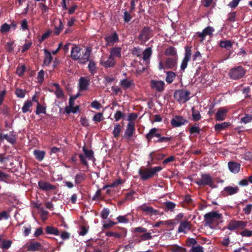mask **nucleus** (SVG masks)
I'll use <instances>...</instances> for the list:
<instances>
[{"label":"nucleus","mask_w":252,"mask_h":252,"mask_svg":"<svg viewBox=\"0 0 252 252\" xmlns=\"http://www.w3.org/2000/svg\"><path fill=\"white\" fill-rule=\"evenodd\" d=\"M81 48L78 45H73L71 50V57L74 61H78L79 64H85L90 59L92 49L87 47L82 52V56H81Z\"/></svg>","instance_id":"obj_1"},{"label":"nucleus","mask_w":252,"mask_h":252,"mask_svg":"<svg viewBox=\"0 0 252 252\" xmlns=\"http://www.w3.org/2000/svg\"><path fill=\"white\" fill-rule=\"evenodd\" d=\"M162 169L161 166L142 167L139 169L138 174L142 181H146L157 175V173L160 171Z\"/></svg>","instance_id":"obj_2"},{"label":"nucleus","mask_w":252,"mask_h":252,"mask_svg":"<svg viewBox=\"0 0 252 252\" xmlns=\"http://www.w3.org/2000/svg\"><path fill=\"white\" fill-rule=\"evenodd\" d=\"M204 218L205 224L210 226L219 222L222 219V215L217 211H212L205 214Z\"/></svg>","instance_id":"obj_3"},{"label":"nucleus","mask_w":252,"mask_h":252,"mask_svg":"<svg viewBox=\"0 0 252 252\" xmlns=\"http://www.w3.org/2000/svg\"><path fill=\"white\" fill-rule=\"evenodd\" d=\"M246 73V69L241 65H239L231 68L228 75L230 79L234 80L243 78Z\"/></svg>","instance_id":"obj_4"},{"label":"nucleus","mask_w":252,"mask_h":252,"mask_svg":"<svg viewBox=\"0 0 252 252\" xmlns=\"http://www.w3.org/2000/svg\"><path fill=\"white\" fill-rule=\"evenodd\" d=\"M190 92L188 90L184 89L178 90L175 91L174 97L178 102L184 103L190 99Z\"/></svg>","instance_id":"obj_5"},{"label":"nucleus","mask_w":252,"mask_h":252,"mask_svg":"<svg viewBox=\"0 0 252 252\" xmlns=\"http://www.w3.org/2000/svg\"><path fill=\"white\" fill-rule=\"evenodd\" d=\"M153 30L149 27L145 26L140 31L138 39L140 41L141 44L145 43L148 41L152 36Z\"/></svg>","instance_id":"obj_6"},{"label":"nucleus","mask_w":252,"mask_h":252,"mask_svg":"<svg viewBox=\"0 0 252 252\" xmlns=\"http://www.w3.org/2000/svg\"><path fill=\"white\" fill-rule=\"evenodd\" d=\"M247 225V222L243 220H231L228 223L226 228L230 231L244 229Z\"/></svg>","instance_id":"obj_7"},{"label":"nucleus","mask_w":252,"mask_h":252,"mask_svg":"<svg viewBox=\"0 0 252 252\" xmlns=\"http://www.w3.org/2000/svg\"><path fill=\"white\" fill-rule=\"evenodd\" d=\"M195 183L199 186H208L211 188L214 184L212 178L208 174H202L201 178L196 179Z\"/></svg>","instance_id":"obj_8"},{"label":"nucleus","mask_w":252,"mask_h":252,"mask_svg":"<svg viewBox=\"0 0 252 252\" xmlns=\"http://www.w3.org/2000/svg\"><path fill=\"white\" fill-rule=\"evenodd\" d=\"M132 232L137 234L143 233L139 235V237H141V240L143 241L151 240L152 238L151 233L147 232V228L143 227H135Z\"/></svg>","instance_id":"obj_9"},{"label":"nucleus","mask_w":252,"mask_h":252,"mask_svg":"<svg viewBox=\"0 0 252 252\" xmlns=\"http://www.w3.org/2000/svg\"><path fill=\"white\" fill-rule=\"evenodd\" d=\"M150 87L152 89L161 93L164 91L165 89V83L161 80H151Z\"/></svg>","instance_id":"obj_10"},{"label":"nucleus","mask_w":252,"mask_h":252,"mask_svg":"<svg viewBox=\"0 0 252 252\" xmlns=\"http://www.w3.org/2000/svg\"><path fill=\"white\" fill-rule=\"evenodd\" d=\"M188 123V121L183 117L176 115L171 121V125L173 127H180Z\"/></svg>","instance_id":"obj_11"},{"label":"nucleus","mask_w":252,"mask_h":252,"mask_svg":"<svg viewBox=\"0 0 252 252\" xmlns=\"http://www.w3.org/2000/svg\"><path fill=\"white\" fill-rule=\"evenodd\" d=\"M78 84L80 91H87L90 84V80L88 77H81L79 79Z\"/></svg>","instance_id":"obj_12"},{"label":"nucleus","mask_w":252,"mask_h":252,"mask_svg":"<svg viewBox=\"0 0 252 252\" xmlns=\"http://www.w3.org/2000/svg\"><path fill=\"white\" fill-rule=\"evenodd\" d=\"M135 128L134 123L133 122H129L127 125L126 129L125 132L124 137L127 140H129L135 132Z\"/></svg>","instance_id":"obj_13"},{"label":"nucleus","mask_w":252,"mask_h":252,"mask_svg":"<svg viewBox=\"0 0 252 252\" xmlns=\"http://www.w3.org/2000/svg\"><path fill=\"white\" fill-rule=\"evenodd\" d=\"M215 29L213 27L208 26L203 30L202 32H197L196 34L201 38L200 41L203 42L206 35H212Z\"/></svg>","instance_id":"obj_14"},{"label":"nucleus","mask_w":252,"mask_h":252,"mask_svg":"<svg viewBox=\"0 0 252 252\" xmlns=\"http://www.w3.org/2000/svg\"><path fill=\"white\" fill-rule=\"evenodd\" d=\"M38 185L40 189L46 191L55 190L56 189V186L49 182L43 180L38 181Z\"/></svg>","instance_id":"obj_15"},{"label":"nucleus","mask_w":252,"mask_h":252,"mask_svg":"<svg viewBox=\"0 0 252 252\" xmlns=\"http://www.w3.org/2000/svg\"><path fill=\"white\" fill-rule=\"evenodd\" d=\"M120 232H115L112 231L106 232V236L108 237H114L116 238L125 237L127 234V230L125 228H122Z\"/></svg>","instance_id":"obj_16"},{"label":"nucleus","mask_w":252,"mask_h":252,"mask_svg":"<svg viewBox=\"0 0 252 252\" xmlns=\"http://www.w3.org/2000/svg\"><path fill=\"white\" fill-rule=\"evenodd\" d=\"M43 246L41 244L36 241H31L27 246V251L29 252H36L42 249Z\"/></svg>","instance_id":"obj_17"},{"label":"nucleus","mask_w":252,"mask_h":252,"mask_svg":"<svg viewBox=\"0 0 252 252\" xmlns=\"http://www.w3.org/2000/svg\"><path fill=\"white\" fill-rule=\"evenodd\" d=\"M191 224L190 222L187 220H183L178 227V232H184L187 233L188 231L191 229Z\"/></svg>","instance_id":"obj_18"},{"label":"nucleus","mask_w":252,"mask_h":252,"mask_svg":"<svg viewBox=\"0 0 252 252\" xmlns=\"http://www.w3.org/2000/svg\"><path fill=\"white\" fill-rule=\"evenodd\" d=\"M227 112L228 109L224 107L220 108L216 114V120L218 121H223L226 118Z\"/></svg>","instance_id":"obj_19"},{"label":"nucleus","mask_w":252,"mask_h":252,"mask_svg":"<svg viewBox=\"0 0 252 252\" xmlns=\"http://www.w3.org/2000/svg\"><path fill=\"white\" fill-rule=\"evenodd\" d=\"M229 170L234 174L239 173L240 170L241 164L237 162L229 161L228 163Z\"/></svg>","instance_id":"obj_20"},{"label":"nucleus","mask_w":252,"mask_h":252,"mask_svg":"<svg viewBox=\"0 0 252 252\" xmlns=\"http://www.w3.org/2000/svg\"><path fill=\"white\" fill-rule=\"evenodd\" d=\"M158 129L156 127L152 128L150 130L149 132L146 134L145 137L149 143L151 141L153 137H160V133L158 132Z\"/></svg>","instance_id":"obj_21"},{"label":"nucleus","mask_w":252,"mask_h":252,"mask_svg":"<svg viewBox=\"0 0 252 252\" xmlns=\"http://www.w3.org/2000/svg\"><path fill=\"white\" fill-rule=\"evenodd\" d=\"M224 193H225V195H232L236 194L239 191V188L237 186L234 187L227 186L223 189Z\"/></svg>","instance_id":"obj_22"},{"label":"nucleus","mask_w":252,"mask_h":252,"mask_svg":"<svg viewBox=\"0 0 252 252\" xmlns=\"http://www.w3.org/2000/svg\"><path fill=\"white\" fill-rule=\"evenodd\" d=\"M139 208L143 212H146L149 215H158L159 212L157 210L154 209L153 207L146 206L145 204H143L139 206Z\"/></svg>","instance_id":"obj_23"},{"label":"nucleus","mask_w":252,"mask_h":252,"mask_svg":"<svg viewBox=\"0 0 252 252\" xmlns=\"http://www.w3.org/2000/svg\"><path fill=\"white\" fill-rule=\"evenodd\" d=\"M100 64L103 66L105 68L113 67L116 64V61L114 58L109 55L106 61H101Z\"/></svg>","instance_id":"obj_24"},{"label":"nucleus","mask_w":252,"mask_h":252,"mask_svg":"<svg viewBox=\"0 0 252 252\" xmlns=\"http://www.w3.org/2000/svg\"><path fill=\"white\" fill-rule=\"evenodd\" d=\"M120 85L124 90H126L131 86H134L135 84L132 80L124 79L120 81Z\"/></svg>","instance_id":"obj_25"},{"label":"nucleus","mask_w":252,"mask_h":252,"mask_svg":"<svg viewBox=\"0 0 252 252\" xmlns=\"http://www.w3.org/2000/svg\"><path fill=\"white\" fill-rule=\"evenodd\" d=\"M177 57L168 58L166 59L165 65L166 68L172 69L177 65Z\"/></svg>","instance_id":"obj_26"},{"label":"nucleus","mask_w":252,"mask_h":252,"mask_svg":"<svg viewBox=\"0 0 252 252\" xmlns=\"http://www.w3.org/2000/svg\"><path fill=\"white\" fill-rule=\"evenodd\" d=\"M176 223L174 222V220H170L165 221L159 220L158 221L156 222L155 224L154 225V226L155 227H158L160 225L162 224L170 227L173 226Z\"/></svg>","instance_id":"obj_27"},{"label":"nucleus","mask_w":252,"mask_h":252,"mask_svg":"<svg viewBox=\"0 0 252 252\" xmlns=\"http://www.w3.org/2000/svg\"><path fill=\"white\" fill-rule=\"evenodd\" d=\"M219 45L222 48L229 50L232 47L233 42L230 40H220Z\"/></svg>","instance_id":"obj_28"},{"label":"nucleus","mask_w":252,"mask_h":252,"mask_svg":"<svg viewBox=\"0 0 252 252\" xmlns=\"http://www.w3.org/2000/svg\"><path fill=\"white\" fill-rule=\"evenodd\" d=\"M164 54L167 56L177 57V51L176 48L171 46H169L165 49Z\"/></svg>","instance_id":"obj_29"},{"label":"nucleus","mask_w":252,"mask_h":252,"mask_svg":"<svg viewBox=\"0 0 252 252\" xmlns=\"http://www.w3.org/2000/svg\"><path fill=\"white\" fill-rule=\"evenodd\" d=\"M44 52L45 55V58L44 60V64L45 66H49L51 63L53 58L51 53L48 51L46 49H44Z\"/></svg>","instance_id":"obj_30"},{"label":"nucleus","mask_w":252,"mask_h":252,"mask_svg":"<svg viewBox=\"0 0 252 252\" xmlns=\"http://www.w3.org/2000/svg\"><path fill=\"white\" fill-rule=\"evenodd\" d=\"M119 40V36L118 34L114 32L112 35L107 36L105 37V41L108 44L114 43Z\"/></svg>","instance_id":"obj_31"},{"label":"nucleus","mask_w":252,"mask_h":252,"mask_svg":"<svg viewBox=\"0 0 252 252\" xmlns=\"http://www.w3.org/2000/svg\"><path fill=\"white\" fill-rule=\"evenodd\" d=\"M46 155V153L44 151H41L40 150H35L33 151V155L34 156L35 158L39 161H42Z\"/></svg>","instance_id":"obj_32"},{"label":"nucleus","mask_w":252,"mask_h":252,"mask_svg":"<svg viewBox=\"0 0 252 252\" xmlns=\"http://www.w3.org/2000/svg\"><path fill=\"white\" fill-rule=\"evenodd\" d=\"M46 233L48 234L58 236L60 235L59 229L52 226H47L45 228Z\"/></svg>","instance_id":"obj_33"},{"label":"nucleus","mask_w":252,"mask_h":252,"mask_svg":"<svg viewBox=\"0 0 252 252\" xmlns=\"http://www.w3.org/2000/svg\"><path fill=\"white\" fill-rule=\"evenodd\" d=\"M6 139L10 143L13 144L16 142V139L13 135H8L0 133V140H3Z\"/></svg>","instance_id":"obj_34"},{"label":"nucleus","mask_w":252,"mask_h":252,"mask_svg":"<svg viewBox=\"0 0 252 252\" xmlns=\"http://www.w3.org/2000/svg\"><path fill=\"white\" fill-rule=\"evenodd\" d=\"M89 63L88 64V68L92 75H94L96 72L97 66L93 60H89Z\"/></svg>","instance_id":"obj_35"},{"label":"nucleus","mask_w":252,"mask_h":252,"mask_svg":"<svg viewBox=\"0 0 252 252\" xmlns=\"http://www.w3.org/2000/svg\"><path fill=\"white\" fill-rule=\"evenodd\" d=\"M230 126V123L228 122H223L220 124H217L215 125L214 128L215 130L217 132H220L224 130Z\"/></svg>","instance_id":"obj_36"},{"label":"nucleus","mask_w":252,"mask_h":252,"mask_svg":"<svg viewBox=\"0 0 252 252\" xmlns=\"http://www.w3.org/2000/svg\"><path fill=\"white\" fill-rule=\"evenodd\" d=\"M32 106V102L30 100H27L24 102V105L22 108V112L23 113H26L28 112H31L32 109L31 108Z\"/></svg>","instance_id":"obj_37"},{"label":"nucleus","mask_w":252,"mask_h":252,"mask_svg":"<svg viewBox=\"0 0 252 252\" xmlns=\"http://www.w3.org/2000/svg\"><path fill=\"white\" fill-rule=\"evenodd\" d=\"M121 48L120 47H114L112 48L111 51L110 56L112 57H121Z\"/></svg>","instance_id":"obj_38"},{"label":"nucleus","mask_w":252,"mask_h":252,"mask_svg":"<svg viewBox=\"0 0 252 252\" xmlns=\"http://www.w3.org/2000/svg\"><path fill=\"white\" fill-rule=\"evenodd\" d=\"M87 176L84 173H79L75 176V182L76 185H79L86 180Z\"/></svg>","instance_id":"obj_39"},{"label":"nucleus","mask_w":252,"mask_h":252,"mask_svg":"<svg viewBox=\"0 0 252 252\" xmlns=\"http://www.w3.org/2000/svg\"><path fill=\"white\" fill-rule=\"evenodd\" d=\"M192 120L194 122H197L200 120L201 118V116L198 110L195 109L194 107L191 108Z\"/></svg>","instance_id":"obj_40"},{"label":"nucleus","mask_w":252,"mask_h":252,"mask_svg":"<svg viewBox=\"0 0 252 252\" xmlns=\"http://www.w3.org/2000/svg\"><path fill=\"white\" fill-rule=\"evenodd\" d=\"M152 50L151 47L146 48L143 52V60L147 61L152 55Z\"/></svg>","instance_id":"obj_41"},{"label":"nucleus","mask_w":252,"mask_h":252,"mask_svg":"<svg viewBox=\"0 0 252 252\" xmlns=\"http://www.w3.org/2000/svg\"><path fill=\"white\" fill-rule=\"evenodd\" d=\"M122 130V126L119 124H114V130L113 131V134L115 138L119 137L120 132Z\"/></svg>","instance_id":"obj_42"},{"label":"nucleus","mask_w":252,"mask_h":252,"mask_svg":"<svg viewBox=\"0 0 252 252\" xmlns=\"http://www.w3.org/2000/svg\"><path fill=\"white\" fill-rule=\"evenodd\" d=\"M83 151L85 154V156L89 160H91L94 157V152L92 150H88L86 148L85 146L83 148Z\"/></svg>","instance_id":"obj_43"},{"label":"nucleus","mask_w":252,"mask_h":252,"mask_svg":"<svg viewBox=\"0 0 252 252\" xmlns=\"http://www.w3.org/2000/svg\"><path fill=\"white\" fill-rule=\"evenodd\" d=\"M175 77L176 74L174 72L172 71H168L167 72L165 80L168 84H170L172 83Z\"/></svg>","instance_id":"obj_44"},{"label":"nucleus","mask_w":252,"mask_h":252,"mask_svg":"<svg viewBox=\"0 0 252 252\" xmlns=\"http://www.w3.org/2000/svg\"><path fill=\"white\" fill-rule=\"evenodd\" d=\"M158 139L157 140H155V143H163V142H167L173 139V137H165L161 136V134L160 133V137H158Z\"/></svg>","instance_id":"obj_45"},{"label":"nucleus","mask_w":252,"mask_h":252,"mask_svg":"<svg viewBox=\"0 0 252 252\" xmlns=\"http://www.w3.org/2000/svg\"><path fill=\"white\" fill-rule=\"evenodd\" d=\"M79 109V106H76V107L72 106L71 107L69 105V106H66L65 107V112L68 114L70 113H76Z\"/></svg>","instance_id":"obj_46"},{"label":"nucleus","mask_w":252,"mask_h":252,"mask_svg":"<svg viewBox=\"0 0 252 252\" xmlns=\"http://www.w3.org/2000/svg\"><path fill=\"white\" fill-rule=\"evenodd\" d=\"M122 180L121 179H117L114 181L110 185H106L104 186L102 189H104L107 188H114V187H117L119 185L122 184Z\"/></svg>","instance_id":"obj_47"},{"label":"nucleus","mask_w":252,"mask_h":252,"mask_svg":"<svg viewBox=\"0 0 252 252\" xmlns=\"http://www.w3.org/2000/svg\"><path fill=\"white\" fill-rule=\"evenodd\" d=\"M63 28V24L61 19H59V25L58 27H56L54 30V33L56 35H58Z\"/></svg>","instance_id":"obj_48"},{"label":"nucleus","mask_w":252,"mask_h":252,"mask_svg":"<svg viewBox=\"0 0 252 252\" xmlns=\"http://www.w3.org/2000/svg\"><path fill=\"white\" fill-rule=\"evenodd\" d=\"M165 209L168 211H172L176 207V204L171 201H166L164 203Z\"/></svg>","instance_id":"obj_49"},{"label":"nucleus","mask_w":252,"mask_h":252,"mask_svg":"<svg viewBox=\"0 0 252 252\" xmlns=\"http://www.w3.org/2000/svg\"><path fill=\"white\" fill-rule=\"evenodd\" d=\"M35 113L36 115H39L41 113L46 114V107L42 106L39 102H38Z\"/></svg>","instance_id":"obj_50"},{"label":"nucleus","mask_w":252,"mask_h":252,"mask_svg":"<svg viewBox=\"0 0 252 252\" xmlns=\"http://www.w3.org/2000/svg\"><path fill=\"white\" fill-rule=\"evenodd\" d=\"M170 250L172 252H186L185 248L178 245H173L171 247Z\"/></svg>","instance_id":"obj_51"},{"label":"nucleus","mask_w":252,"mask_h":252,"mask_svg":"<svg viewBox=\"0 0 252 252\" xmlns=\"http://www.w3.org/2000/svg\"><path fill=\"white\" fill-rule=\"evenodd\" d=\"M12 243V242L11 240H4L2 241L0 247L2 249L7 250L11 247Z\"/></svg>","instance_id":"obj_52"},{"label":"nucleus","mask_w":252,"mask_h":252,"mask_svg":"<svg viewBox=\"0 0 252 252\" xmlns=\"http://www.w3.org/2000/svg\"><path fill=\"white\" fill-rule=\"evenodd\" d=\"M15 94L18 97L24 98L26 95V91L19 88L15 90Z\"/></svg>","instance_id":"obj_53"},{"label":"nucleus","mask_w":252,"mask_h":252,"mask_svg":"<svg viewBox=\"0 0 252 252\" xmlns=\"http://www.w3.org/2000/svg\"><path fill=\"white\" fill-rule=\"evenodd\" d=\"M197 124H195L194 126L189 128V133L191 134L196 133L199 134L200 131V129L199 127L197 126Z\"/></svg>","instance_id":"obj_54"},{"label":"nucleus","mask_w":252,"mask_h":252,"mask_svg":"<svg viewBox=\"0 0 252 252\" xmlns=\"http://www.w3.org/2000/svg\"><path fill=\"white\" fill-rule=\"evenodd\" d=\"M136 192L133 190H131L129 192L127 193L126 195V200L129 201H133L134 200V194Z\"/></svg>","instance_id":"obj_55"},{"label":"nucleus","mask_w":252,"mask_h":252,"mask_svg":"<svg viewBox=\"0 0 252 252\" xmlns=\"http://www.w3.org/2000/svg\"><path fill=\"white\" fill-rule=\"evenodd\" d=\"M103 116L101 113H96L93 117V121L95 122H100L103 120Z\"/></svg>","instance_id":"obj_56"},{"label":"nucleus","mask_w":252,"mask_h":252,"mask_svg":"<svg viewBox=\"0 0 252 252\" xmlns=\"http://www.w3.org/2000/svg\"><path fill=\"white\" fill-rule=\"evenodd\" d=\"M191 47L186 46L185 47V54L184 58L189 59L190 60L191 55Z\"/></svg>","instance_id":"obj_57"},{"label":"nucleus","mask_w":252,"mask_h":252,"mask_svg":"<svg viewBox=\"0 0 252 252\" xmlns=\"http://www.w3.org/2000/svg\"><path fill=\"white\" fill-rule=\"evenodd\" d=\"M124 117L125 114L119 110L117 111L114 115V118L117 122L119 121L121 119L124 118Z\"/></svg>","instance_id":"obj_58"},{"label":"nucleus","mask_w":252,"mask_h":252,"mask_svg":"<svg viewBox=\"0 0 252 252\" xmlns=\"http://www.w3.org/2000/svg\"><path fill=\"white\" fill-rule=\"evenodd\" d=\"M37 79L39 83H42L43 82L44 80V71L43 70H40L38 72Z\"/></svg>","instance_id":"obj_59"},{"label":"nucleus","mask_w":252,"mask_h":252,"mask_svg":"<svg viewBox=\"0 0 252 252\" xmlns=\"http://www.w3.org/2000/svg\"><path fill=\"white\" fill-rule=\"evenodd\" d=\"M252 120V116L249 114H246L245 116L242 118L241 121L244 124H247L251 122Z\"/></svg>","instance_id":"obj_60"},{"label":"nucleus","mask_w":252,"mask_h":252,"mask_svg":"<svg viewBox=\"0 0 252 252\" xmlns=\"http://www.w3.org/2000/svg\"><path fill=\"white\" fill-rule=\"evenodd\" d=\"M110 211L108 208H104L101 212V217L102 219L105 220L107 219Z\"/></svg>","instance_id":"obj_61"},{"label":"nucleus","mask_w":252,"mask_h":252,"mask_svg":"<svg viewBox=\"0 0 252 252\" xmlns=\"http://www.w3.org/2000/svg\"><path fill=\"white\" fill-rule=\"evenodd\" d=\"M9 217V214L7 211H3L0 213V220H7Z\"/></svg>","instance_id":"obj_62"},{"label":"nucleus","mask_w":252,"mask_h":252,"mask_svg":"<svg viewBox=\"0 0 252 252\" xmlns=\"http://www.w3.org/2000/svg\"><path fill=\"white\" fill-rule=\"evenodd\" d=\"M81 231L79 232V234L81 236L85 235L88 232L89 226L82 225L80 227Z\"/></svg>","instance_id":"obj_63"},{"label":"nucleus","mask_w":252,"mask_h":252,"mask_svg":"<svg viewBox=\"0 0 252 252\" xmlns=\"http://www.w3.org/2000/svg\"><path fill=\"white\" fill-rule=\"evenodd\" d=\"M240 235L243 237H250L252 236V230H249L245 229L240 232Z\"/></svg>","instance_id":"obj_64"}]
</instances>
